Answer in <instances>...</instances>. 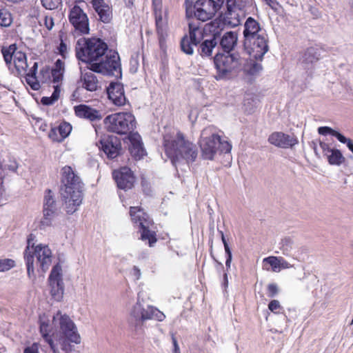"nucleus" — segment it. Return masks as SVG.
<instances>
[{"mask_svg": "<svg viewBox=\"0 0 353 353\" xmlns=\"http://www.w3.org/2000/svg\"><path fill=\"white\" fill-rule=\"evenodd\" d=\"M163 146L167 157L174 165L185 160L186 163L195 161L198 151L196 146L188 140L180 130L163 135Z\"/></svg>", "mask_w": 353, "mask_h": 353, "instance_id": "obj_1", "label": "nucleus"}, {"mask_svg": "<svg viewBox=\"0 0 353 353\" xmlns=\"http://www.w3.org/2000/svg\"><path fill=\"white\" fill-rule=\"evenodd\" d=\"M61 194L68 214H72L82 203V181L71 166L65 165L61 170Z\"/></svg>", "mask_w": 353, "mask_h": 353, "instance_id": "obj_2", "label": "nucleus"}, {"mask_svg": "<svg viewBox=\"0 0 353 353\" xmlns=\"http://www.w3.org/2000/svg\"><path fill=\"white\" fill-rule=\"evenodd\" d=\"M108 50V45L102 39L96 37L78 39L75 48L76 57L85 63H96Z\"/></svg>", "mask_w": 353, "mask_h": 353, "instance_id": "obj_3", "label": "nucleus"}, {"mask_svg": "<svg viewBox=\"0 0 353 353\" xmlns=\"http://www.w3.org/2000/svg\"><path fill=\"white\" fill-rule=\"evenodd\" d=\"M200 147L203 158L209 160L214 159L217 151L229 153L232 149V145L228 141H222L221 136L215 133L213 126H208L203 130Z\"/></svg>", "mask_w": 353, "mask_h": 353, "instance_id": "obj_4", "label": "nucleus"}, {"mask_svg": "<svg viewBox=\"0 0 353 353\" xmlns=\"http://www.w3.org/2000/svg\"><path fill=\"white\" fill-rule=\"evenodd\" d=\"M104 123L108 132L119 135L134 134L137 128V121L134 114L129 112H120L107 116Z\"/></svg>", "mask_w": 353, "mask_h": 353, "instance_id": "obj_5", "label": "nucleus"}, {"mask_svg": "<svg viewBox=\"0 0 353 353\" xmlns=\"http://www.w3.org/2000/svg\"><path fill=\"white\" fill-rule=\"evenodd\" d=\"M152 14L154 19L155 32L157 35L160 48L165 46L169 35V10L163 8L161 0H152Z\"/></svg>", "mask_w": 353, "mask_h": 353, "instance_id": "obj_6", "label": "nucleus"}, {"mask_svg": "<svg viewBox=\"0 0 353 353\" xmlns=\"http://www.w3.org/2000/svg\"><path fill=\"white\" fill-rule=\"evenodd\" d=\"M225 0H197L193 6L186 8L188 18L194 17L198 20L206 21L211 19L221 9Z\"/></svg>", "mask_w": 353, "mask_h": 353, "instance_id": "obj_7", "label": "nucleus"}, {"mask_svg": "<svg viewBox=\"0 0 353 353\" xmlns=\"http://www.w3.org/2000/svg\"><path fill=\"white\" fill-rule=\"evenodd\" d=\"M32 234L28 239V245L24 252L29 277L34 276V270L43 271L44 267V247L41 243L34 245Z\"/></svg>", "mask_w": 353, "mask_h": 353, "instance_id": "obj_8", "label": "nucleus"}, {"mask_svg": "<svg viewBox=\"0 0 353 353\" xmlns=\"http://www.w3.org/2000/svg\"><path fill=\"white\" fill-rule=\"evenodd\" d=\"M27 61V57L24 52L19 51L14 54L13 60L14 69L12 73L17 76H25L26 82L34 90H39L40 85L36 77V72L37 70V63L34 61L32 66L29 68L31 64Z\"/></svg>", "mask_w": 353, "mask_h": 353, "instance_id": "obj_9", "label": "nucleus"}, {"mask_svg": "<svg viewBox=\"0 0 353 353\" xmlns=\"http://www.w3.org/2000/svg\"><path fill=\"white\" fill-rule=\"evenodd\" d=\"M214 63L216 70V79L229 78L233 72H237L241 66L239 58L233 54L218 53L214 58Z\"/></svg>", "mask_w": 353, "mask_h": 353, "instance_id": "obj_10", "label": "nucleus"}, {"mask_svg": "<svg viewBox=\"0 0 353 353\" xmlns=\"http://www.w3.org/2000/svg\"><path fill=\"white\" fill-rule=\"evenodd\" d=\"M91 71L103 74L115 75L121 74L120 57L117 52L107 50L105 55L99 62L92 63L90 65Z\"/></svg>", "mask_w": 353, "mask_h": 353, "instance_id": "obj_11", "label": "nucleus"}, {"mask_svg": "<svg viewBox=\"0 0 353 353\" xmlns=\"http://www.w3.org/2000/svg\"><path fill=\"white\" fill-rule=\"evenodd\" d=\"M68 17L72 27L71 34L74 37H81L90 33L88 16L79 5H74L70 8Z\"/></svg>", "mask_w": 353, "mask_h": 353, "instance_id": "obj_12", "label": "nucleus"}, {"mask_svg": "<svg viewBox=\"0 0 353 353\" xmlns=\"http://www.w3.org/2000/svg\"><path fill=\"white\" fill-rule=\"evenodd\" d=\"M65 72V63L61 59H57L50 70V81L55 85H53L54 91L50 97H46V105H50L57 102L61 94V85Z\"/></svg>", "mask_w": 353, "mask_h": 353, "instance_id": "obj_13", "label": "nucleus"}, {"mask_svg": "<svg viewBox=\"0 0 353 353\" xmlns=\"http://www.w3.org/2000/svg\"><path fill=\"white\" fill-rule=\"evenodd\" d=\"M227 10L220 17L223 23L234 28L238 26L244 17L243 0H225Z\"/></svg>", "mask_w": 353, "mask_h": 353, "instance_id": "obj_14", "label": "nucleus"}, {"mask_svg": "<svg viewBox=\"0 0 353 353\" xmlns=\"http://www.w3.org/2000/svg\"><path fill=\"white\" fill-rule=\"evenodd\" d=\"M59 321V325L63 334L62 336L67 337L71 342L75 344L81 343V336L78 333L77 328L72 320L66 314H61L58 311L55 316H53V321Z\"/></svg>", "mask_w": 353, "mask_h": 353, "instance_id": "obj_15", "label": "nucleus"}, {"mask_svg": "<svg viewBox=\"0 0 353 353\" xmlns=\"http://www.w3.org/2000/svg\"><path fill=\"white\" fill-rule=\"evenodd\" d=\"M249 43L244 40L245 50L250 57L255 60H261L268 50V40L263 34L251 38Z\"/></svg>", "mask_w": 353, "mask_h": 353, "instance_id": "obj_16", "label": "nucleus"}, {"mask_svg": "<svg viewBox=\"0 0 353 353\" xmlns=\"http://www.w3.org/2000/svg\"><path fill=\"white\" fill-rule=\"evenodd\" d=\"M62 276L61 265L57 263L53 266L48 278L50 294L57 301H60L63 296L64 285Z\"/></svg>", "mask_w": 353, "mask_h": 353, "instance_id": "obj_17", "label": "nucleus"}, {"mask_svg": "<svg viewBox=\"0 0 353 353\" xmlns=\"http://www.w3.org/2000/svg\"><path fill=\"white\" fill-rule=\"evenodd\" d=\"M112 177L117 183V187L125 191L132 189L136 180L133 172L126 166L114 170Z\"/></svg>", "mask_w": 353, "mask_h": 353, "instance_id": "obj_18", "label": "nucleus"}, {"mask_svg": "<svg viewBox=\"0 0 353 353\" xmlns=\"http://www.w3.org/2000/svg\"><path fill=\"white\" fill-rule=\"evenodd\" d=\"M61 212L59 201L50 190L46 191V225H50L57 220Z\"/></svg>", "mask_w": 353, "mask_h": 353, "instance_id": "obj_19", "label": "nucleus"}, {"mask_svg": "<svg viewBox=\"0 0 353 353\" xmlns=\"http://www.w3.org/2000/svg\"><path fill=\"white\" fill-rule=\"evenodd\" d=\"M97 14V19L109 23L113 18L112 7L106 0H87Z\"/></svg>", "mask_w": 353, "mask_h": 353, "instance_id": "obj_20", "label": "nucleus"}, {"mask_svg": "<svg viewBox=\"0 0 353 353\" xmlns=\"http://www.w3.org/2000/svg\"><path fill=\"white\" fill-rule=\"evenodd\" d=\"M199 31L197 26L189 23V35L183 36L180 43L181 50L185 54H192L193 46H196L200 43V39L196 37V32Z\"/></svg>", "mask_w": 353, "mask_h": 353, "instance_id": "obj_21", "label": "nucleus"}, {"mask_svg": "<svg viewBox=\"0 0 353 353\" xmlns=\"http://www.w3.org/2000/svg\"><path fill=\"white\" fill-rule=\"evenodd\" d=\"M321 54L319 48L310 46L303 49L299 52L298 62L304 69H310L313 67L320 59Z\"/></svg>", "mask_w": 353, "mask_h": 353, "instance_id": "obj_22", "label": "nucleus"}, {"mask_svg": "<svg viewBox=\"0 0 353 353\" xmlns=\"http://www.w3.org/2000/svg\"><path fill=\"white\" fill-rule=\"evenodd\" d=\"M46 342L48 343L52 353H60L59 346L65 353H79V351L75 350L74 345L67 337L60 336L59 339H48V334L46 333Z\"/></svg>", "mask_w": 353, "mask_h": 353, "instance_id": "obj_23", "label": "nucleus"}, {"mask_svg": "<svg viewBox=\"0 0 353 353\" xmlns=\"http://www.w3.org/2000/svg\"><path fill=\"white\" fill-rule=\"evenodd\" d=\"M100 143L102 150L109 159H114L119 155L121 143L117 137L108 135L103 138Z\"/></svg>", "mask_w": 353, "mask_h": 353, "instance_id": "obj_24", "label": "nucleus"}, {"mask_svg": "<svg viewBox=\"0 0 353 353\" xmlns=\"http://www.w3.org/2000/svg\"><path fill=\"white\" fill-rule=\"evenodd\" d=\"M108 99L117 106H123L126 103L127 99L125 95L122 83L111 82L107 88Z\"/></svg>", "mask_w": 353, "mask_h": 353, "instance_id": "obj_25", "label": "nucleus"}, {"mask_svg": "<svg viewBox=\"0 0 353 353\" xmlns=\"http://www.w3.org/2000/svg\"><path fill=\"white\" fill-rule=\"evenodd\" d=\"M268 141L270 143L282 148L293 147L298 143L296 138L281 132L272 133L268 138Z\"/></svg>", "mask_w": 353, "mask_h": 353, "instance_id": "obj_26", "label": "nucleus"}, {"mask_svg": "<svg viewBox=\"0 0 353 353\" xmlns=\"http://www.w3.org/2000/svg\"><path fill=\"white\" fill-rule=\"evenodd\" d=\"M74 111L77 117L87 119L90 121H100L103 117L100 110L85 104L74 106Z\"/></svg>", "mask_w": 353, "mask_h": 353, "instance_id": "obj_27", "label": "nucleus"}, {"mask_svg": "<svg viewBox=\"0 0 353 353\" xmlns=\"http://www.w3.org/2000/svg\"><path fill=\"white\" fill-rule=\"evenodd\" d=\"M128 139L130 142V145H129V152L134 160H140L146 155V152L143 148L141 137L138 132L131 134L128 137Z\"/></svg>", "mask_w": 353, "mask_h": 353, "instance_id": "obj_28", "label": "nucleus"}, {"mask_svg": "<svg viewBox=\"0 0 353 353\" xmlns=\"http://www.w3.org/2000/svg\"><path fill=\"white\" fill-rule=\"evenodd\" d=\"M129 214L132 222L138 226L139 230L152 224V220L150 216L141 207H130Z\"/></svg>", "mask_w": 353, "mask_h": 353, "instance_id": "obj_29", "label": "nucleus"}, {"mask_svg": "<svg viewBox=\"0 0 353 353\" xmlns=\"http://www.w3.org/2000/svg\"><path fill=\"white\" fill-rule=\"evenodd\" d=\"M72 125L67 122L61 123L57 128H52L49 138L54 142H62L71 132Z\"/></svg>", "mask_w": 353, "mask_h": 353, "instance_id": "obj_30", "label": "nucleus"}, {"mask_svg": "<svg viewBox=\"0 0 353 353\" xmlns=\"http://www.w3.org/2000/svg\"><path fill=\"white\" fill-rule=\"evenodd\" d=\"M260 30L259 23L252 17H248L244 25V40H247L248 43H250V39L259 35Z\"/></svg>", "mask_w": 353, "mask_h": 353, "instance_id": "obj_31", "label": "nucleus"}, {"mask_svg": "<svg viewBox=\"0 0 353 353\" xmlns=\"http://www.w3.org/2000/svg\"><path fill=\"white\" fill-rule=\"evenodd\" d=\"M237 40L238 37L236 32L232 31L227 32L223 35L220 45L225 52L229 53L236 45Z\"/></svg>", "mask_w": 353, "mask_h": 353, "instance_id": "obj_32", "label": "nucleus"}, {"mask_svg": "<svg viewBox=\"0 0 353 353\" xmlns=\"http://www.w3.org/2000/svg\"><path fill=\"white\" fill-rule=\"evenodd\" d=\"M81 81L82 82V87L88 91L94 92L99 88L98 79L92 71L82 74Z\"/></svg>", "mask_w": 353, "mask_h": 353, "instance_id": "obj_33", "label": "nucleus"}, {"mask_svg": "<svg viewBox=\"0 0 353 353\" xmlns=\"http://www.w3.org/2000/svg\"><path fill=\"white\" fill-rule=\"evenodd\" d=\"M150 225H148L139 229L141 233V239L143 241H148L150 247H153L157 241V233L155 231L150 230Z\"/></svg>", "mask_w": 353, "mask_h": 353, "instance_id": "obj_34", "label": "nucleus"}, {"mask_svg": "<svg viewBox=\"0 0 353 353\" xmlns=\"http://www.w3.org/2000/svg\"><path fill=\"white\" fill-rule=\"evenodd\" d=\"M217 42L215 38L203 41L199 48V53L202 57H210L213 49L216 47Z\"/></svg>", "mask_w": 353, "mask_h": 353, "instance_id": "obj_35", "label": "nucleus"}, {"mask_svg": "<svg viewBox=\"0 0 353 353\" xmlns=\"http://www.w3.org/2000/svg\"><path fill=\"white\" fill-rule=\"evenodd\" d=\"M284 259L282 257L277 256H268L265 258L263 260V263L264 266V269L268 270V268H265L267 265H269L272 268V270L273 272H278L280 270L281 266L283 265L282 262H284Z\"/></svg>", "mask_w": 353, "mask_h": 353, "instance_id": "obj_36", "label": "nucleus"}, {"mask_svg": "<svg viewBox=\"0 0 353 353\" xmlns=\"http://www.w3.org/2000/svg\"><path fill=\"white\" fill-rule=\"evenodd\" d=\"M326 157L328 163L333 165H340L345 160L341 151L337 149H334Z\"/></svg>", "mask_w": 353, "mask_h": 353, "instance_id": "obj_37", "label": "nucleus"}, {"mask_svg": "<svg viewBox=\"0 0 353 353\" xmlns=\"http://www.w3.org/2000/svg\"><path fill=\"white\" fill-rule=\"evenodd\" d=\"M1 51L6 64L9 65H11L12 60L14 59L15 53L19 52L14 45H11L8 48H3Z\"/></svg>", "mask_w": 353, "mask_h": 353, "instance_id": "obj_38", "label": "nucleus"}, {"mask_svg": "<svg viewBox=\"0 0 353 353\" xmlns=\"http://www.w3.org/2000/svg\"><path fill=\"white\" fill-rule=\"evenodd\" d=\"M318 132L322 135L331 134L335 137L340 142L345 141V137L339 133V132L333 130L332 128L327 126L319 127L318 128Z\"/></svg>", "mask_w": 353, "mask_h": 353, "instance_id": "obj_39", "label": "nucleus"}, {"mask_svg": "<svg viewBox=\"0 0 353 353\" xmlns=\"http://www.w3.org/2000/svg\"><path fill=\"white\" fill-rule=\"evenodd\" d=\"M12 23V17L9 11L6 9L0 10V26L8 27Z\"/></svg>", "mask_w": 353, "mask_h": 353, "instance_id": "obj_40", "label": "nucleus"}, {"mask_svg": "<svg viewBox=\"0 0 353 353\" xmlns=\"http://www.w3.org/2000/svg\"><path fill=\"white\" fill-rule=\"evenodd\" d=\"M62 14L59 10H57L52 13V15H46V28L51 30L54 24V21L61 19Z\"/></svg>", "mask_w": 353, "mask_h": 353, "instance_id": "obj_41", "label": "nucleus"}, {"mask_svg": "<svg viewBox=\"0 0 353 353\" xmlns=\"http://www.w3.org/2000/svg\"><path fill=\"white\" fill-rule=\"evenodd\" d=\"M15 265V262L12 259H5L0 260V272H5L10 270Z\"/></svg>", "mask_w": 353, "mask_h": 353, "instance_id": "obj_42", "label": "nucleus"}, {"mask_svg": "<svg viewBox=\"0 0 353 353\" xmlns=\"http://www.w3.org/2000/svg\"><path fill=\"white\" fill-rule=\"evenodd\" d=\"M268 309L273 313L278 314L280 313V310H283V307L281 305L278 300H272L268 304Z\"/></svg>", "mask_w": 353, "mask_h": 353, "instance_id": "obj_43", "label": "nucleus"}, {"mask_svg": "<svg viewBox=\"0 0 353 353\" xmlns=\"http://www.w3.org/2000/svg\"><path fill=\"white\" fill-rule=\"evenodd\" d=\"M275 12H280L283 9L282 6L276 0H263Z\"/></svg>", "mask_w": 353, "mask_h": 353, "instance_id": "obj_44", "label": "nucleus"}, {"mask_svg": "<svg viewBox=\"0 0 353 353\" xmlns=\"http://www.w3.org/2000/svg\"><path fill=\"white\" fill-rule=\"evenodd\" d=\"M279 292V288L276 283H270L267 286V295L269 298L274 297Z\"/></svg>", "mask_w": 353, "mask_h": 353, "instance_id": "obj_45", "label": "nucleus"}, {"mask_svg": "<svg viewBox=\"0 0 353 353\" xmlns=\"http://www.w3.org/2000/svg\"><path fill=\"white\" fill-rule=\"evenodd\" d=\"M62 4V0H46V9L55 10Z\"/></svg>", "mask_w": 353, "mask_h": 353, "instance_id": "obj_46", "label": "nucleus"}, {"mask_svg": "<svg viewBox=\"0 0 353 353\" xmlns=\"http://www.w3.org/2000/svg\"><path fill=\"white\" fill-rule=\"evenodd\" d=\"M320 148L322 150L324 156L327 157L334 149L330 148L328 143L325 142H320Z\"/></svg>", "mask_w": 353, "mask_h": 353, "instance_id": "obj_47", "label": "nucleus"}, {"mask_svg": "<svg viewBox=\"0 0 353 353\" xmlns=\"http://www.w3.org/2000/svg\"><path fill=\"white\" fill-rule=\"evenodd\" d=\"M153 316L152 308L150 310H143L141 312V318L142 321L151 319Z\"/></svg>", "mask_w": 353, "mask_h": 353, "instance_id": "obj_48", "label": "nucleus"}, {"mask_svg": "<svg viewBox=\"0 0 353 353\" xmlns=\"http://www.w3.org/2000/svg\"><path fill=\"white\" fill-rule=\"evenodd\" d=\"M261 69H262V67L260 64H259L257 63H254L250 68L248 72L250 74L254 75V74H256L257 72H259Z\"/></svg>", "mask_w": 353, "mask_h": 353, "instance_id": "obj_49", "label": "nucleus"}, {"mask_svg": "<svg viewBox=\"0 0 353 353\" xmlns=\"http://www.w3.org/2000/svg\"><path fill=\"white\" fill-rule=\"evenodd\" d=\"M24 353H39V345L37 343H33L30 347H26L24 350Z\"/></svg>", "mask_w": 353, "mask_h": 353, "instance_id": "obj_50", "label": "nucleus"}, {"mask_svg": "<svg viewBox=\"0 0 353 353\" xmlns=\"http://www.w3.org/2000/svg\"><path fill=\"white\" fill-rule=\"evenodd\" d=\"M59 54L63 57H65V54L67 53V46L66 44L61 40L59 46Z\"/></svg>", "mask_w": 353, "mask_h": 353, "instance_id": "obj_51", "label": "nucleus"}, {"mask_svg": "<svg viewBox=\"0 0 353 353\" xmlns=\"http://www.w3.org/2000/svg\"><path fill=\"white\" fill-rule=\"evenodd\" d=\"M70 100L74 101H79L80 100V90L79 88H76L72 92Z\"/></svg>", "mask_w": 353, "mask_h": 353, "instance_id": "obj_52", "label": "nucleus"}, {"mask_svg": "<svg viewBox=\"0 0 353 353\" xmlns=\"http://www.w3.org/2000/svg\"><path fill=\"white\" fill-rule=\"evenodd\" d=\"M225 253L227 254L225 265H226L227 270H228L230 268V265H231V262H232V252L231 251L229 252H225Z\"/></svg>", "mask_w": 353, "mask_h": 353, "instance_id": "obj_53", "label": "nucleus"}, {"mask_svg": "<svg viewBox=\"0 0 353 353\" xmlns=\"http://www.w3.org/2000/svg\"><path fill=\"white\" fill-rule=\"evenodd\" d=\"M221 239H222L223 243L224 245V249H225V252H230L231 251L230 248L228 245V243L223 232H221Z\"/></svg>", "mask_w": 353, "mask_h": 353, "instance_id": "obj_54", "label": "nucleus"}, {"mask_svg": "<svg viewBox=\"0 0 353 353\" xmlns=\"http://www.w3.org/2000/svg\"><path fill=\"white\" fill-rule=\"evenodd\" d=\"M342 143H346L349 150L353 153V142L351 139L345 137V141L341 142Z\"/></svg>", "mask_w": 353, "mask_h": 353, "instance_id": "obj_55", "label": "nucleus"}, {"mask_svg": "<svg viewBox=\"0 0 353 353\" xmlns=\"http://www.w3.org/2000/svg\"><path fill=\"white\" fill-rule=\"evenodd\" d=\"M132 270H133L134 274L136 276L137 279H139L140 278V276H141L140 270L137 266H134Z\"/></svg>", "mask_w": 353, "mask_h": 353, "instance_id": "obj_56", "label": "nucleus"}, {"mask_svg": "<svg viewBox=\"0 0 353 353\" xmlns=\"http://www.w3.org/2000/svg\"><path fill=\"white\" fill-rule=\"evenodd\" d=\"M172 342L174 347V353H180L177 341L174 337H172Z\"/></svg>", "mask_w": 353, "mask_h": 353, "instance_id": "obj_57", "label": "nucleus"}, {"mask_svg": "<svg viewBox=\"0 0 353 353\" xmlns=\"http://www.w3.org/2000/svg\"><path fill=\"white\" fill-rule=\"evenodd\" d=\"M8 168L11 171H16L17 168V164L15 161L12 162L11 164L8 165Z\"/></svg>", "mask_w": 353, "mask_h": 353, "instance_id": "obj_58", "label": "nucleus"}, {"mask_svg": "<svg viewBox=\"0 0 353 353\" xmlns=\"http://www.w3.org/2000/svg\"><path fill=\"white\" fill-rule=\"evenodd\" d=\"M223 285L225 288H227L228 285V273L224 272L223 274Z\"/></svg>", "mask_w": 353, "mask_h": 353, "instance_id": "obj_59", "label": "nucleus"}, {"mask_svg": "<svg viewBox=\"0 0 353 353\" xmlns=\"http://www.w3.org/2000/svg\"><path fill=\"white\" fill-rule=\"evenodd\" d=\"M125 1L128 7H131L133 5L132 0H125Z\"/></svg>", "mask_w": 353, "mask_h": 353, "instance_id": "obj_60", "label": "nucleus"}, {"mask_svg": "<svg viewBox=\"0 0 353 353\" xmlns=\"http://www.w3.org/2000/svg\"><path fill=\"white\" fill-rule=\"evenodd\" d=\"M44 326V323H43L41 321L40 322V330L42 334V336H44V334L43 333V327Z\"/></svg>", "mask_w": 353, "mask_h": 353, "instance_id": "obj_61", "label": "nucleus"}, {"mask_svg": "<svg viewBox=\"0 0 353 353\" xmlns=\"http://www.w3.org/2000/svg\"><path fill=\"white\" fill-rule=\"evenodd\" d=\"M217 265L220 268L221 270H223L224 267H223V263L217 261Z\"/></svg>", "mask_w": 353, "mask_h": 353, "instance_id": "obj_62", "label": "nucleus"}, {"mask_svg": "<svg viewBox=\"0 0 353 353\" xmlns=\"http://www.w3.org/2000/svg\"><path fill=\"white\" fill-rule=\"evenodd\" d=\"M85 1L84 0H75V3H84Z\"/></svg>", "mask_w": 353, "mask_h": 353, "instance_id": "obj_63", "label": "nucleus"}, {"mask_svg": "<svg viewBox=\"0 0 353 353\" xmlns=\"http://www.w3.org/2000/svg\"><path fill=\"white\" fill-rule=\"evenodd\" d=\"M216 23V21H212L210 23L208 24L209 26H214Z\"/></svg>", "mask_w": 353, "mask_h": 353, "instance_id": "obj_64", "label": "nucleus"}]
</instances>
